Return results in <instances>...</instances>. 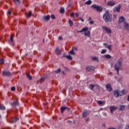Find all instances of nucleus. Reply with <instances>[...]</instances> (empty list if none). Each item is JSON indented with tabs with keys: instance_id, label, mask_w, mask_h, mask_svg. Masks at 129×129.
I'll list each match as a JSON object with an SVG mask.
<instances>
[{
	"instance_id": "4",
	"label": "nucleus",
	"mask_w": 129,
	"mask_h": 129,
	"mask_svg": "<svg viewBox=\"0 0 129 129\" xmlns=\"http://www.w3.org/2000/svg\"><path fill=\"white\" fill-rule=\"evenodd\" d=\"M91 7L92 9H94V10H96L97 12H99L100 13H101L103 10L102 7L98 6L96 4H94L92 5Z\"/></svg>"
},
{
	"instance_id": "44",
	"label": "nucleus",
	"mask_w": 129,
	"mask_h": 129,
	"mask_svg": "<svg viewBox=\"0 0 129 129\" xmlns=\"http://www.w3.org/2000/svg\"><path fill=\"white\" fill-rule=\"evenodd\" d=\"M12 91H15L16 90V87H12L11 89Z\"/></svg>"
},
{
	"instance_id": "52",
	"label": "nucleus",
	"mask_w": 129,
	"mask_h": 129,
	"mask_svg": "<svg viewBox=\"0 0 129 129\" xmlns=\"http://www.w3.org/2000/svg\"><path fill=\"white\" fill-rule=\"evenodd\" d=\"M75 16H76V17H78V16H79V14H78V13H76Z\"/></svg>"
},
{
	"instance_id": "32",
	"label": "nucleus",
	"mask_w": 129,
	"mask_h": 129,
	"mask_svg": "<svg viewBox=\"0 0 129 129\" xmlns=\"http://www.w3.org/2000/svg\"><path fill=\"white\" fill-rule=\"evenodd\" d=\"M69 54H71V55H75V53L74 52V50L73 48L71 51H69Z\"/></svg>"
},
{
	"instance_id": "47",
	"label": "nucleus",
	"mask_w": 129,
	"mask_h": 129,
	"mask_svg": "<svg viewBox=\"0 0 129 129\" xmlns=\"http://www.w3.org/2000/svg\"><path fill=\"white\" fill-rule=\"evenodd\" d=\"M93 24H94V21H90V25H93Z\"/></svg>"
},
{
	"instance_id": "64",
	"label": "nucleus",
	"mask_w": 129,
	"mask_h": 129,
	"mask_svg": "<svg viewBox=\"0 0 129 129\" xmlns=\"http://www.w3.org/2000/svg\"><path fill=\"white\" fill-rule=\"evenodd\" d=\"M127 107H128V108L129 109V104L127 105Z\"/></svg>"
},
{
	"instance_id": "49",
	"label": "nucleus",
	"mask_w": 129,
	"mask_h": 129,
	"mask_svg": "<svg viewBox=\"0 0 129 129\" xmlns=\"http://www.w3.org/2000/svg\"><path fill=\"white\" fill-rule=\"evenodd\" d=\"M74 15H75V13H72L71 14V17H74Z\"/></svg>"
},
{
	"instance_id": "24",
	"label": "nucleus",
	"mask_w": 129,
	"mask_h": 129,
	"mask_svg": "<svg viewBox=\"0 0 129 129\" xmlns=\"http://www.w3.org/2000/svg\"><path fill=\"white\" fill-rule=\"evenodd\" d=\"M15 5L17 6H20L21 5V2L20 0H13Z\"/></svg>"
},
{
	"instance_id": "15",
	"label": "nucleus",
	"mask_w": 129,
	"mask_h": 129,
	"mask_svg": "<svg viewBox=\"0 0 129 129\" xmlns=\"http://www.w3.org/2000/svg\"><path fill=\"white\" fill-rule=\"evenodd\" d=\"M18 120H19V118H17V117H15L14 118H11V122H12V123H15L17 122V121H18Z\"/></svg>"
},
{
	"instance_id": "25",
	"label": "nucleus",
	"mask_w": 129,
	"mask_h": 129,
	"mask_svg": "<svg viewBox=\"0 0 129 129\" xmlns=\"http://www.w3.org/2000/svg\"><path fill=\"white\" fill-rule=\"evenodd\" d=\"M55 53L57 55H60L61 54V50L58 48H57L55 50Z\"/></svg>"
},
{
	"instance_id": "31",
	"label": "nucleus",
	"mask_w": 129,
	"mask_h": 129,
	"mask_svg": "<svg viewBox=\"0 0 129 129\" xmlns=\"http://www.w3.org/2000/svg\"><path fill=\"white\" fill-rule=\"evenodd\" d=\"M26 76H27V78H28V79H29V80H32V79H33V78L28 73H26Z\"/></svg>"
},
{
	"instance_id": "20",
	"label": "nucleus",
	"mask_w": 129,
	"mask_h": 129,
	"mask_svg": "<svg viewBox=\"0 0 129 129\" xmlns=\"http://www.w3.org/2000/svg\"><path fill=\"white\" fill-rule=\"evenodd\" d=\"M124 28L125 30H129V24L126 22H124Z\"/></svg>"
},
{
	"instance_id": "9",
	"label": "nucleus",
	"mask_w": 129,
	"mask_h": 129,
	"mask_svg": "<svg viewBox=\"0 0 129 129\" xmlns=\"http://www.w3.org/2000/svg\"><path fill=\"white\" fill-rule=\"evenodd\" d=\"M86 70L87 72H89L90 71H93L94 70V67L90 66H87L86 68Z\"/></svg>"
},
{
	"instance_id": "22",
	"label": "nucleus",
	"mask_w": 129,
	"mask_h": 129,
	"mask_svg": "<svg viewBox=\"0 0 129 129\" xmlns=\"http://www.w3.org/2000/svg\"><path fill=\"white\" fill-rule=\"evenodd\" d=\"M11 105H12V106L15 107V106L19 105V102H18V101L17 100L13 102V103H11Z\"/></svg>"
},
{
	"instance_id": "39",
	"label": "nucleus",
	"mask_w": 129,
	"mask_h": 129,
	"mask_svg": "<svg viewBox=\"0 0 129 129\" xmlns=\"http://www.w3.org/2000/svg\"><path fill=\"white\" fill-rule=\"evenodd\" d=\"M4 62H5V60L3 59V58H1L0 59V64H4Z\"/></svg>"
},
{
	"instance_id": "33",
	"label": "nucleus",
	"mask_w": 129,
	"mask_h": 129,
	"mask_svg": "<svg viewBox=\"0 0 129 129\" xmlns=\"http://www.w3.org/2000/svg\"><path fill=\"white\" fill-rule=\"evenodd\" d=\"M69 23L70 27H72V26H73V21H72V20H71V19H69Z\"/></svg>"
},
{
	"instance_id": "27",
	"label": "nucleus",
	"mask_w": 129,
	"mask_h": 129,
	"mask_svg": "<svg viewBox=\"0 0 129 129\" xmlns=\"http://www.w3.org/2000/svg\"><path fill=\"white\" fill-rule=\"evenodd\" d=\"M89 87H90V89H91V90L93 91L94 90V87H95V85L90 84Z\"/></svg>"
},
{
	"instance_id": "13",
	"label": "nucleus",
	"mask_w": 129,
	"mask_h": 129,
	"mask_svg": "<svg viewBox=\"0 0 129 129\" xmlns=\"http://www.w3.org/2000/svg\"><path fill=\"white\" fill-rule=\"evenodd\" d=\"M66 109H68V110H70V108L67 107H65V106H62L60 107V111L61 112V113H63L64 112V111H65V110H66Z\"/></svg>"
},
{
	"instance_id": "17",
	"label": "nucleus",
	"mask_w": 129,
	"mask_h": 129,
	"mask_svg": "<svg viewBox=\"0 0 129 129\" xmlns=\"http://www.w3.org/2000/svg\"><path fill=\"white\" fill-rule=\"evenodd\" d=\"M120 92V96H123V95H125V94H126L127 93V90L126 89H123Z\"/></svg>"
},
{
	"instance_id": "55",
	"label": "nucleus",
	"mask_w": 129,
	"mask_h": 129,
	"mask_svg": "<svg viewBox=\"0 0 129 129\" xmlns=\"http://www.w3.org/2000/svg\"><path fill=\"white\" fill-rule=\"evenodd\" d=\"M126 128L129 129V125H126Z\"/></svg>"
},
{
	"instance_id": "21",
	"label": "nucleus",
	"mask_w": 129,
	"mask_h": 129,
	"mask_svg": "<svg viewBox=\"0 0 129 129\" xmlns=\"http://www.w3.org/2000/svg\"><path fill=\"white\" fill-rule=\"evenodd\" d=\"M14 35L12 34L10 37V40H9L10 43H11V44H13L14 46Z\"/></svg>"
},
{
	"instance_id": "3",
	"label": "nucleus",
	"mask_w": 129,
	"mask_h": 129,
	"mask_svg": "<svg viewBox=\"0 0 129 129\" xmlns=\"http://www.w3.org/2000/svg\"><path fill=\"white\" fill-rule=\"evenodd\" d=\"M78 33H82L83 32H85L84 35L87 37H90V31L88 30V28L87 27H85L82 29V30H80L77 31Z\"/></svg>"
},
{
	"instance_id": "29",
	"label": "nucleus",
	"mask_w": 129,
	"mask_h": 129,
	"mask_svg": "<svg viewBox=\"0 0 129 129\" xmlns=\"http://www.w3.org/2000/svg\"><path fill=\"white\" fill-rule=\"evenodd\" d=\"M92 59L94 60V61H97V62H99V59H98V57L96 56H93L92 57Z\"/></svg>"
},
{
	"instance_id": "12",
	"label": "nucleus",
	"mask_w": 129,
	"mask_h": 129,
	"mask_svg": "<svg viewBox=\"0 0 129 129\" xmlns=\"http://www.w3.org/2000/svg\"><path fill=\"white\" fill-rule=\"evenodd\" d=\"M106 88L108 92H111V91H112V87H111L110 84L106 85Z\"/></svg>"
},
{
	"instance_id": "57",
	"label": "nucleus",
	"mask_w": 129,
	"mask_h": 129,
	"mask_svg": "<svg viewBox=\"0 0 129 129\" xmlns=\"http://www.w3.org/2000/svg\"><path fill=\"white\" fill-rule=\"evenodd\" d=\"M58 39H59V40H62V36H59V38H58Z\"/></svg>"
},
{
	"instance_id": "7",
	"label": "nucleus",
	"mask_w": 129,
	"mask_h": 129,
	"mask_svg": "<svg viewBox=\"0 0 129 129\" xmlns=\"http://www.w3.org/2000/svg\"><path fill=\"white\" fill-rule=\"evenodd\" d=\"M107 5L108 7H114L116 5V3L113 1H111L107 2Z\"/></svg>"
},
{
	"instance_id": "53",
	"label": "nucleus",
	"mask_w": 129,
	"mask_h": 129,
	"mask_svg": "<svg viewBox=\"0 0 129 129\" xmlns=\"http://www.w3.org/2000/svg\"><path fill=\"white\" fill-rule=\"evenodd\" d=\"M108 129H116V128L113 127H110L108 128Z\"/></svg>"
},
{
	"instance_id": "54",
	"label": "nucleus",
	"mask_w": 129,
	"mask_h": 129,
	"mask_svg": "<svg viewBox=\"0 0 129 129\" xmlns=\"http://www.w3.org/2000/svg\"><path fill=\"white\" fill-rule=\"evenodd\" d=\"M86 121H89V118H87L85 119Z\"/></svg>"
},
{
	"instance_id": "30",
	"label": "nucleus",
	"mask_w": 129,
	"mask_h": 129,
	"mask_svg": "<svg viewBox=\"0 0 129 129\" xmlns=\"http://www.w3.org/2000/svg\"><path fill=\"white\" fill-rule=\"evenodd\" d=\"M0 109H1V110H5L6 109V107L3 104H0Z\"/></svg>"
},
{
	"instance_id": "28",
	"label": "nucleus",
	"mask_w": 129,
	"mask_h": 129,
	"mask_svg": "<svg viewBox=\"0 0 129 129\" xmlns=\"http://www.w3.org/2000/svg\"><path fill=\"white\" fill-rule=\"evenodd\" d=\"M106 58L107 59H110L111 58V56L109 54H106L103 56V58Z\"/></svg>"
},
{
	"instance_id": "14",
	"label": "nucleus",
	"mask_w": 129,
	"mask_h": 129,
	"mask_svg": "<svg viewBox=\"0 0 129 129\" xmlns=\"http://www.w3.org/2000/svg\"><path fill=\"white\" fill-rule=\"evenodd\" d=\"M116 109H117V107H115V106H111L110 107V110L111 112V113H113V111H114V110H116Z\"/></svg>"
},
{
	"instance_id": "51",
	"label": "nucleus",
	"mask_w": 129,
	"mask_h": 129,
	"mask_svg": "<svg viewBox=\"0 0 129 129\" xmlns=\"http://www.w3.org/2000/svg\"><path fill=\"white\" fill-rule=\"evenodd\" d=\"M64 68L67 71H70V70L69 69L67 68V67H64Z\"/></svg>"
},
{
	"instance_id": "45",
	"label": "nucleus",
	"mask_w": 129,
	"mask_h": 129,
	"mask_svg": "<svg viewBox=\"0 0 129 129\" xmlns=\"http://www.w3.org/2000/svg\"><path fill=\"white\" fill-rule=\"evenodd\" d=\"M106 48H107L108 49H109V50H110V48H111V45L106 46Z\"/></svg>"
},
{
	"instance_id": "10",
	"label": "nucleus",
	"mask_w": 129,
	"mask_h": 129,
	"mask_svg": "<svg viewBox=\"0 0 129 129\" xmlns=\"http://www.w3.org/2000/svg\"><path fill=\"white\" fill-rule=\"evenodd\" d=\"M113 11L114 13H116V12L119 13V12H120V5H119L118 6L114 8Z\"/></svg>"
},
{
	"instance_id": "19",
	"label": "nucleus",
	"mask_w": 129,
	"mask_h": 129,
	"mask_svg": "<svg viewBox=\"0 0 129 129\" xmlns=\"http://www.w3.org/2000/svg\"><path fill=\"white\" fill-rule=\"evenodd\" d=\"M125 108V106L124 105H120L119 106V111H122Z\"/></svg>"
},
{
	"instance_id": "16",
	"label": "nucleus",
	"mask_w": 129,
	"mask_h": 129,
	"mask_svg": "<svg viewBox=\"0 0 129 129\" xmlns=\"http://www.w3.org/2000/svg\"><path fill=\"white\" fill-rule=\"evenodd\" d=\"M89 115V112L88 111H84L82 113V117H86Z\"/></svg>"
},
{
	"instance_id": "62",
	"label": "nucleus",
	"mask_w": 129,
	"mask_h": 129,
	"mask_svg": "<svg viewBox=\"0 0 129 129\" xmlns=\"http://www.w3.org/2000/svg\"><path fill=\"white\" fill-rule=\"evenodd\" d=\"M91 20V17H90L89 18V21H90Z\"/></svg>"
},
{
	"instance_id": "1",
	"label": "nucleus",
	"mask_w": 129,
	"mask_h": 129,
	"mask_svg": "<svg viewBox=\"0 0 129 129\" xmlns=\"http://www.w3.org/2000/svg\"><path fill=\"white\" fill-rule=\"evenodd\" d=\"M103 20L106 23H108L112 21V15L110 14L108 11H106L105 14L103 15Z\"/></svg>"
},
{
	"instance_id": "59",
	"label": "nucleus",
	"mask_w": 129,
	"mask_h": 129,
	"mask_svg": "<svg viewBox=\"0 0 129 129\" xmlns=\"http://www.w3.org/2000/svg\"><path fill=\"white\" fill-rule=\"evenodd\" d=\"M103 45L104 46H107V44L106 43H104Z\"/></svg>"
},
{
	"instance_id": "61",
	"label": "nucleus",
	"mask_w": 129,
	"mask_h": 129,
	"mask_svg": "<svg viewBox=\"0 0 129 129\" xmlns=\"http://www.w3.org/2000/svg\"><path fill=\"white\" fill-rule=\"evenodd\" d=\"M62 74H63V75H66V74H65V73L64 72V71L62 72Z\"/></svg>"
},
{
	"instance_id": "50",
	"label": "nucleus",
	"mask_w": 129,
	"mask_h": 129,
	"mask_svg": "<svg viewBox=\"0 0 129 129\" xmlns=\"http://www.w3.org/2000/svg\"><path fill=\"white\" fill-rule=\"evenodd\" d=\"M103 114L104 116H106L107 115V114L106 112H103Z\"/></svg>"
},
{
	"instance_id": "43",
	"label": "nucleus",
	"mask_w": 129,
	"mask_h": 129,
	"mask_svg": "<svg viewBox=\"0 0 129 129\" xmlns=\"http://www.w3.org/2000/svg\"><path fill=\"white\" fill-rule=\"evenodd\" d=\"M72 49L74 51H75V50L76 51H77L78 50V48L77 47H73Z\"/></svg>"
},
{
	"instance_id": "5",
	"label": "nucleus",
	"mask_w": 129,
	"mask_h": 129,
	"mask_svg": "<svg viewBox=\"0 0 129 129\" xmlns=\"http://www.w3.org/2000/svg\"><path fill=\"white\" fill-rule=\"evenodd\" d=\"M12 75H13V74H12L11 72H8V71H3L2 72V76H5V77H10V76H12Z\"/></svg>"
},
{
	"instance_id": "37",
	"label": "nucleus",
	"mask_w": 129,
	"mask_h": 129,
	"mask_svg": "<svg viewBox=\"0 0 129 129\" xmlns=\"http://www.w3.org/2000/svg\"><path fill=\"white\" fill-rule=\"evenodd\" d=\"M54 72L56 74H58L60 73V72H61V69H58L57 70H55L54 71Z\"/></svg>"
},
{
	"instance_id": "23",
	"label": "nucleus",
	"mask_w": 129,
	"mask_h": 129,
	"mask_svg": "<svg viewBox=\"0 0 129 129\" xmlns=\"http://www.w3.org/2000/svg\"><path fill=\"white\" fill-rule=\"evenodd\" d=\"M124 20V17L123 16H121L119 18V20H118L119 24H121V23H122V22H123Z\"/></svg>"
},
{
	"instance_id": "18",
	"label": "nucleus",
	"mask_w": 129,
	"mask_h": 129,
	"mask_svg": "<svg viewBox=\"0 0 129 129\" xmlns=\"http://www.w3.org/2000/svg\"><path fill=\"white\" fill-rule=\"evenodd\" d=\"M42 19L48 22V21H50V16H42Z\"/></svg>"
},
{
	"instance_id": "6",
	"label": "nucleus",
	"mask_w": 129,
	"mask_h": 129,
	"mask_svg": "<svg viewBox=\"0 0 129 129\" xmlns=\"http://www.w3.org/2000/svg\"><path fill=\"white\" fill-rule=\"evenodd\" d=\"M120 94L121 93L119 90H115V91H114V96L116 98H118L119 96H120Z\"/></svg>"
},
{
	"instance_id": "40",
	"label": "nucleus",
	"mask_w": 129,
	"mask_h": 129,
	"mask_svg": "<svg viewBox=\"0 0 129 129\" xmlns=\"http://www.w3.org/2000/svg\"><path fill=\"white\" fill-rule=\"evenodd\" d=\"M107 50L106 49H102V51L101 52V54H104L106 53Z\"/></svg>"
},
{
	"instance_id": "8",
	"label": "nucleus",
	"mask_w": 129,
	"mask_h": 129,
	"mask_svg": "<svg viewBox=\"0 0 129 129\" xmlns=\"http://www.w3.org/2000/svg\"><path fill=\"white\" fill-rule=\"evenodd\" d=\"M50 76L48 75H45L43 77H42L41 79H40V83H43L46 80V79H48Z\"/></svg>"
},
{
	"instance_id": "56",
	"label": "nucleus",
	"mask_w": 129,
	"mask_h": 129,
	"mask_svg": "<svg viewBox=\"0 0 129 129\" xmlns=\"http://www.w3.org/2000/svg\"><path fill=\"white\" fill-rule=\"evenodd\" d=\"M102 126H105V123L102 124Z\"/></svg>"
},
{
	"instance_id": "38",
	"label": "nucleus",
	"mask_w": 129,
	"mask_h": 129,
	"mask_svg": "<svg viewBox=\"0 0 129 129\" xmlns=\"http://www.w3.org/2000/svg\"><path fill=\"white\" fill-rule=\"evenodd\" d=\"M60 12L61 14H63V13H64V12H65V10L64 9V8H61L60 9Z\"/></svg>"
},
{
	"instance_id": "46",
	"label": "nucleus",
	"mask_w": 129,
	"mask_h": 129,
	"mask_svg": "<svg viewBox=\"0 0 129 129\" xmlns=\"http://www.w3.org/2000/svg\"><path fill=\"white\" fill-rule=\"evenodd\" d=\"M12 14V12L11 11V10H9L8 12H7V15L8 16H9V15H11Z\"/></svg>"
},
{
	"instance_id": "42",
	"label": "nucleus",
	"mask_w": 129,
	"mask_h": 129,
	"mask_svg": "<svg viewBox=\"0 0 129 129\" xmlns=\"http://www.w3.org/2000/svg\"><path fill=\"white\" fill-rule=\"evenodd\" d=\"M51 18L52 19V20H55V19H56V17H55V15L52 14L51 15Z\"/></svg>"
},
{
	"instance_id": "36",
	"label": "nucleus",
	"mask_w": 129,
	"mask_h": 129,
	"mask_svg": "<svg viewBox=\"0 0 129 129\" xmlns=\"http://www.w3.org/2000/svg\"><path fill=\"white\" fill-rule=\"evenodd\" d=\"M65 57H66V58H67L69 60H72V59H73L72 56H71V55H66Z\"/></svg>"
},
{
	"instance_id": "41",
	"label": "nucleus",
	"mask_w": 129,
	"mask_h": 129,
	"mask_svg": "<svg viewBox=\"0 0 129 129\" xmlns=\"http://www.w3.org/2000/svg\"><path fill=\"white\" fill-rule=\"evenodd\" d=\"M95 87H96L97 89H98V90L100 89V86H99V85H95Z\"/></svg>"
},
{
	"instance_id": "26",
	"label": "nucleus",
	"mask_w": 129,
	"mask_h": 129,
	"mask_svg": "<svg viewBox=\"0 0 129 129\" xmlns=\"http://www.w3.org/2000/svg\"><path fill=\"white\" fill-rule=\"evenodd\" d=\"M97 103L99 105H104L105 102L104 101H97Z\"/></svg>"
},
{
	"instance_id": "48",
	"label": "nucleus",
	"mask_w": 129,
	"mask_h": 129,
	"mask_svg": "<svg viewBox=\"0 0 129 129\" xmlns=\"http://www.w3.org/2000/svg\"><path fill=\"white\" fill-rule=\"evenodd\" d=\"M80 21H82L83 22H84V19L82 17H80Z\"/></svg>"
},
{
	"instance_id": "35",
	"label": "nucleus",
	"mask_w": 129,
	"mask_h": 129,
	"mask_svg": "<svg viewBox=\"0 0 129 129\" xmlns=\"http://www.w3.org/2000/svg\"><path fill=\"white\" fill-rule=\"evenodd\" d=\"M85 4V5H91V4H92V2L91 1V0H89L87 2H86Z\"/></svg>"
},
{
	"instance_id": "58",
	"label": "nucleus",
	"mask_w": 129,
	"mask_h": 129,
	"mask_svg": "<svg viewBox=\"0 0 129 129\" xmlns=\"http://www.w3.org/2000/svg\"><path fill=\"white\" fill-rule=\"evenodd\" d=\"M127 100L129 102V95H127Z\"/></svg>"
},
{
	"instance_id": "2",
	"label": "nucleus",
	"mask_w": 129,
	"mask_h": 129,
	"mask_svg": "<svg viewBox=\"0 0 129 129\" xmlns=\"http://www.w3.org/2000/svg\"><path fill=\"white\" fill-rule=\"evenodd\" d=\"M121 65H122V59L120 58L114 66V68L116 70L117 74L119 73V70H120L121 68Z\"/></svg>"
},
{
	"instance_id": "60",
	"label": "nucleus",
	"mask_w": 129,
	"mask_h": 129,
	"mask_svg": "<svg viewBox=\"0 0 129 129\" xmlns=\"http://www.w3.org/2000/svg\"><path fill=\"white\" fill-rule=\"evenodd\" d=\"M113 16H114V18H116V15H114Z\"/></svg>"
},
{
	"instance_id": "11",
	"label": "nucleus",
	"mask_w": 129,
	"mask_h": 129,
	"mask_svg": "<svg viewBox=\"0 0 129 129\" xmlns=\"http://www.w3.org/2000/svg\"><path fill=\"white\" fill-rule=\"evenodd\" d=\"M103 29H104L105 31H106V32L107 34H111V29H110V28H109V27H107L106 26H104L103 27Z\"/></svg>"
},
{
	"instance_id": "34",
	"label": "nucleus",
	"mask_w": 129,
	"mask_h": 129,
	"mask_svg": "<svg viewBox=\"0 0 129 129\" xmlns=\"http://www.w3.org/2000/svg\"><path fill=\"white\" fill-rule=\"evenodd\" d=\"M27 18H30V17H32V12L31 11H29L28 13L27 14Z\"/></svg>"
},
{
	"instance_id": "63",
	"label": "nucleus",
	"mask_w": 129,
	"mask_h": 129,
	"mask_svg": "<svg viewBox=\"0 0 129 129\" xmlns=\"http://www.w3.org/2000/svg\"><path fill=\"white\" fill-rule=\"evenodd\" d=\"M43 105H46V103H43Z\"/></svg>"
}]
</instances>
